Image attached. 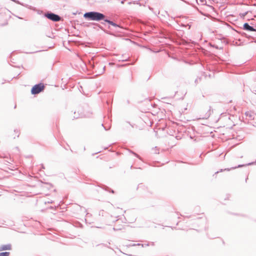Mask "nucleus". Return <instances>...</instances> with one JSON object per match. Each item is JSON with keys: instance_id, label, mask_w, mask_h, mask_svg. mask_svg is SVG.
Masks as SVG:
<instances>
[{"instance_id": "18", "label": "nucleus", "mask_w": 256, "mask_h": 256, "mask_svg": "<svg viewBox=\"0 0 256 256\" xmlns=\"http://www.w3.org/2000/svg\"><path fill=\"white\" fill-rule=\"evenodd\" d=\"M127 60V59L126 58L125 60H122V61H126Z\"/></svg>"}, {"instance_id": "7", "label": "nucleus", "mask_w": 256, "mask_h": 256, "mask_svg": "<svg viewBox=\"0 0 256 256\" xmlns=\"http://www.w3.org/2000/svg\"><path fill=\"white\" fill-rule=\"evenodd\" d=\"M104 22H108L110 24L114 26V27H120V26L116 24V23L113 22L112 21H111L107 18H104Z\"/></svg>"}, {"instance_id": "1", "label": "nucleus", "mask_w": 256, "mask_h": 256, "mask_svg": "<svg viewBox=\"0 0 256 256\" xmlns=\"http://www.w3.org/2000/svg\"><path fill=\"white\" fill-rule=\"evenodd\" d=\"M84 17L89 20L100 21L104 20L106 16L100 12H86L84 14Z\"/></svg>"}, {"instance_id": "3", "label": "nucleus", "mask_w": 256, "mask_h": 256, "mask_svg": "<svg viewBox=\"0 0 256 256\" xmlns=\"http://www.w3.org/2000/svg\"><path fill=\"white\" fill-rule=\"evenodd\" d=\"M44 16L48 19L53 22H59L61 20V17L53 12H48L44 14Z\"/></svg>"}, {"instance_id": "11", "label": "nucleus", "mask_w": 256, "mask_h": 256, "mask_svg": "<svg viewBox=\"0 0 256 256\" xmlns=\"http://www.w3.org/2000/svg\"><path fill=\"white\" fill-rule=\"evenodd\" d=\"M200 80H201V78H197L195 80V83H196V84H197L198 82L200 81Z\"/></svg>"}, {"instance_id": "23", "label": "nucleus", "mask_w": 256, "mask_h": 256, "mask_svg": "<svg viewBox=\"0 0 256 256\" xmlns=\"http://www.w3.org/2000/svg\"><path fill=\"white\" fill-rule=\"evenodd\" d=\"M223 171V170L222 169H221L220 172H222Z\"/></svg>"}, {"instance_id": "5", "label": "nucleus", "mask_w": 256, "mask_h": 256, "mask_svg": "<svg viewBox=\"0 0 256 256\" xmlns=\"http://www.w3.org/2000/svg\"><path fill=\"white\" fill-rule=\"evenodd\" d=\"M243 28L244 30L249 32L256 31V29L253 26L249 25L247 22L244 24Z\"/></svg>"}, {"instance_id": "16", "label": "nucleus", "mask_w": 256, "mask_h": 256, "mask_svg": "<svg viewBox=\"0 0 256 256\" xmlns=\"http://www.w3.org/2000/svg\"><path fill=\"white\" fill-rule=\"evenodd\" d=\"M49 208H54V207L52 206H50ZM54 208H56V206H54Z\"/></svg>"}, {"instance_id": "21", "label": "nucleus", "mask_w": 256, "mask_h": 256, "mask_svg": "<svg viewBox=\"0 0 256 256\" xmlns=\"http://www.w3.org/2000/svg\"><path fill=\"white\" fill-rule=\"evenodd\" d=\"M241 166H242V165H239V166H238V168H239V167H241Z\"/></svg>"}, {"instance_id": "12", "label": "nucleus", "mask_w": 256, "mask_h": 256, "mask_svg": "<svg viewBox=\"0 0 256 256\" xmlns=\"http://www.w3.org/2000/svg\"><path fill=\"white\" fill-rule=\"evenodd\" d=\"M154 153H156V154H158L159 153L158 150L157 148V147H155Z\"/></svg>"}, {"instance_id": "14", "label": "nucleus", "mask_w": 256, "mask_h": 256, "mask_svg": "<svg viewBox=\"0 0 256 256\" xmlns=\"http://www.w3.org/2000/svg\"><path fill=\"white\" fill-rule=\"evenodd\" d=\"M96 24V26H97L99 28H100L101 30H103V28H102V26H100L99 24Z\"/></svg>"}, {"instance_id": "22", "label": "nucleus", "mask_w": 256, "mask_h": 256, "mask_svg": "<svg viewBox=\"0 0 256 256\" xmlns=\"http://www.w3.org/2000/svg\"><path fill=\"white\" fill-rule=\"evenodd\" d=\"M218 172H218H218H215V174H218Z\"/></svg>"}, {"instance_id": "4", "label": "nucleus", "mask_w": 256, "mask_h": 256, "mask_svg": "<svg viewBox=\"0 0 256 256\" xmlns=\"http://www.w3.org/2000/svg\"><path fill=\"white\" fill-rule=\"evenodd\" d=\"M200 112L202 114H204L203 115L202 118H209L212 113L211 106H206V108H202L200 110Z\"/></svg>"}, {"instance_id": "13", "label": "nucleus", "mask_w": 256, "mask_h": 256, "mask_svg": "<svg viewBox=\"0 0 256 256\" xmlns=\"http://www.w3.org/2000/svg\"><path fill=\"white\" fill-rule=\"evenodd\" d=\"M212 46L214 47V48H216V49H219V48L218 46H215V45H211Z\"/></svg>"}, {"instance_id": "8", "label": "nucleus", "mask_w": 256, "mask_h": 256, "mask_svg": "<svg viewBox=\"0 0 256 256\" xmlns=\"http://www.w3.org/2000/svg\"><path fill=\"white\" fill-rule=\"evenodd\" d=\"M252 34L248 36H250V38H251L253 39H254V38H256V31H252Z\"/></svg>"}, {"instance_id": "9", "label": "nucleus", "mask_w": 256, "mask_h": 256, "mask_svg": "<svg viewBox=\"0 0 256 256\" xmlns=\"http://www.w3.org/2000/svg\"><path fill=\"white\" fill-rule=\"evenodd\" d=\"M10 255L9 252H0V256H8Z\"/></svg>"}, {"instance_id": "2", "label": "nucleus", "mask_w": 256, "mask_h": 256, "mask_svg": "<svg viewBox=\"0 0 256 256\" xmlns=\"http://www.w3.org/2000/svg\"><path fill=\"white\" fill-rule=\"evenodd\" d=\"M44 89V86L42 83L35 84L31 89V93L32 94H36L42 92Z\"/></svg>"}, {"instance_id": "15", "label": "nucleus", "mask_w": 256, "mask_h": 256, "mask_svg": "<svg viewBox=\"0 0 256 256\" xmlns=\"http://www.w3.org/2000/svg\"><path fill=\"white\" fill-rule=\"evenodd\" d=\"M134 156H136L137 158H139V156L138 154H136V153L134 152H132Z\"/></svg>"}, {"instance_id": "19", "label": "nucleus", "mask_w": 256, "mask_h": 256, "mask_svg": "<svg viewBox=\"0 0 256 256\" xmlns=\"http://www.w3.org/2000/svg\"><path fill=\"white\" fill-rule=\"evenodd\" d=\"M230 170V169H228H228L225 168L224 170Z\"/></svg>"}, {"instance_id": "20", "label": "nucleus", "mask_w": 256, "mask_h": 256, "mask_svg": "<svg viewBox=\"0 0 256 256\" xmlns=\"http://www.w3.org/2000/svg\"><path fill=\"white\" fill-rule=\"evenodd\" d=\"M202 2H204V0H200Z\"/></svg>"}, {"instance_id": "17", "label": "nucleus", "mask_w": 256, "mask_h": 256, "mask_svg": "<svg viewBox=\"0 0 256 256\" xmlns=\"http://www.w3.org/2000/svg\"><path fill=\"white\" fill-rule=\"evenodd\" d=\"M110 192H111L112 193H113V194L114 193V190H110Z\"/></svg>"}, {"instance_id": "10", "label": "nucleus", "mask_w": 256, "mask_h": 256, "mask_svg": "<svg viewBox=\"0 0 256 256\" xmlns=\"http://www.w3.org/2000/svg\"><path fill=\"white\" fill-rule=\"evenodd\" d=\"M242 36H245L246 38H250V36H248L249 35L248 34H247L245 33V32H242Z\"/></svg>"}, {"instance_id": "6", "label": "nucleus", "mask_w": 256, "mask_h": 256, "mask_svg": "<svg viewBox=\"0 0 256 256\" xmlns=\"http://www.w3.org/2000/svg\"><path fill=\"white\" fill-rule=\"evenodd\" d=\"M11 249L10 244H6L2 245L0 246V251H2L4 250H10Z\"/></svg>"}]
</instances>
